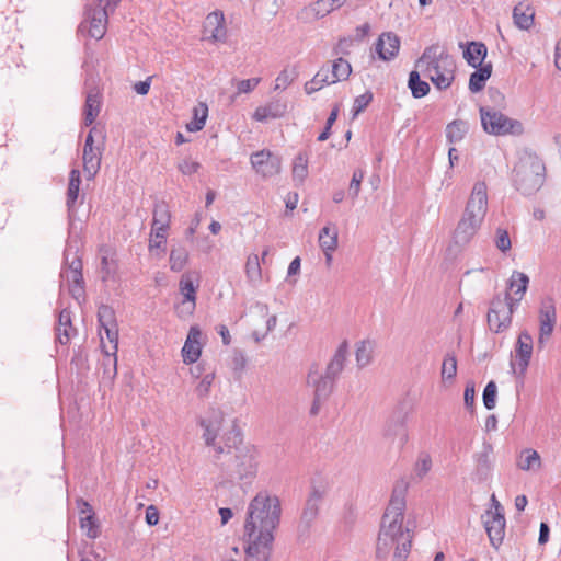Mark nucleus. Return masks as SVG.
<instances>
[{
    "label": "nucleus",
    "instance_id": "603ef678",
    "mask_svg": "<svg viewBox=\"0 0 561 561\" xmlns=\"http://www.w3.org/2000/svg\"><path fill=\"white\" fill-rule=\"evenodd\" d=\"M496 394H497L496 383L493 380H491L486 383V386L484 387L483 393H482L483 404L486 410H493L495 408Z\"/></svg>",
    "mask_w": 561,
    "mask_h": 561
},
{
    "label": "nucleus",
    "instance_id": "4d7b16f0",
    "mask_svg": "<svg viewBox=\"0 0 561 561\" xmlns=\"http://www.w3.org/2000/svg\"><path fill=\"white\" fill-rule=\"evenodd\" d=\"M167 238H168L167 234L150 231L149 251L151 253L154 252L156 250H160V252H164L165 244H167Z\"/></svg>",
    "mask_w": 561,
    "mask_h": 561
},
{
    "label": "nucleus",
    "instance_id": "9d476101",
    "mask_svg": "<svg viewBox=\"0 0 561 561\" xmlns=\"http://www.w3.org/2000/svg\"><path fill=\"white\" fill-rule=\"evenodd\" d=\"M322 500L323 491L312 488L297 524V540L299 543H305L310 538L311 529L318 518Z\"/></svg>",
    "mask_w": 561,
    "mask_h": 561
},
{
    "label": "nucleus",
    "instance_id": "f8f14e48",
    "mask_svg": "<svg viewBox=\"0 0 561 561\" xmlns=\"http://www.w3.org/2000/svg\"><path fill=\"white\" fill-rule=\"evenodd\" d=\"M250 162L256 174L264 179L277 175L282 170L280 157L267 149L253 152Z\"/></svg>",
    "mask_w": 561,
    "mask_h": 561
},
{
    "label": "nucleus",
    "instance_id": "6e6552de",
    "mask_svg": "<svg viewBox=\"0 0 561 561\" xmlns=\"http://www.w3.org/2000/svg\"><path fill=\"white\" fill-rule=\"evenodd\" d=\"M519 299H514L510 293L496 294L490 301L486 321L489 329L494 333H502L510 329L514 311Z\"/></svg>",
    "mask_w": 561,
    "mask_h": 561
},
{
    "label": "nucleus",
    "instance_id": "f257e3e1",
    "mask_svg": "<svg viewBox=\"0 0 561 561\" xmlns=\"http://www.w3.org/2000/svg\"><path fill=\"white\" fill-rule=\"evenodd\" d=\"M407 491L408 483L404 480L398 481L393 486L377 538L378 560H387L392 550V561H407L410 554L412 534L409 528L403 527Z\"/></svg>",
    "mask_w": 561,
    "mask_h": 561
},
{
    "label": "nucleus",
    "instance_id": "774afa93",
    "mask_svg": "<svg viewBox=\"0 0 561 561\" xmlns=\"http://www.w3.org/2000/svg\"><path fill=\"white\" fill-rule=\"evenodd\" d=\"M146 522L149 526H154L159 522V511L154 505H149L146 510Z\"/></svg>",
    "mask_w": 561,
    "mask_h": 561
},
{
    "label": "nucleus",
    "instance_id": "5701e85b",
    "mask_svg": "<svg viewBox=\"0 0 561 561\" xmlns=\"http://www.w3.org/2000/svg\"><path fill=\"white\" fill-rule=\"evenodd\" d=\"M492 447L491 445H484L483 450L474 456L476 470L474 480L478 482H484L489 480L493 470V463L491 460Z\"/></svg>",
    "mask_w": 561,
    "mask_h": 561
},
{
    "label": "nucleus",
    "instance_id": "4468645a",
    "mask_svg": "<svg viewBox=\"0 0 561 561\" xmlns=\"http://www.w3.org/2000/svg\"><path fill=\"white\" fill-rule=\"evenodd\" d=\"M198 286V274L195 272H186L181 276L179 289L183 299L180 305V312L185 310L187 314L193 313L196 307V293Z\"/></svg>",
    "mask_w": 561,
    "mask_h": 561
},
{
    "label": "nucleus",
    "instance_id": "864d4df0",
    "mask_svg": "<svg viewBox=\"0 0 561 561\" xmlns=\"http://www.w3.org/2000/svg\"><path fill=\"white\" fill-rule=\"evenodd\" d=\"M536 466H540V456L534 449H526L525 456L518 461L517 466L522 470H530Z\"/></svg>",
    "mask_w": 561,
    "mask_h": 561
},
{
    "label": "nucleus",
    "instance_id": "e433bc0d",
    "mask_svg": "<svg viewBox=\"0 0 561 561\" xmlns=\"http://www.w3.org/2000/svg\"><path fill=\"white\" fill-rule=\"evenodd\" d=\"M528 284H529V277L525 273L519 272V271H513V273L510 277L508 286H510V289L513 290L514 295L517 296L516 299H519V301L524 297V295L527 290Z\"/></svg>",
    "mask_w": 561,
    "mask_h": 561
},
{
    "label": "nucleus",
    "instance_id": "f03ea898",
    "mask_svg": "<svg viewBox=\"0 0 561 561\" xmlns=\"http://www.w3.org/2000/svg\"><path fill=\"white\" fill-rule=\"evenodd\" d=\"M222 422L224 415L220 411H216L211 419H199L198 424L204 430L203 438L206 446L213 447L217 457L230 453L232 448L236 449L232 472L240 480L255 477L257 472V450L254 446L239 447L242 443V435L236 424H232L231 428L222 434L224 445L217 444L216 440L219 437Z\"/></svg>",
    "mask_w": 561,
    "mask_h": 561
},
{
    "label": "nucleus",
    "instance_id": "5fc2aeb1",
    "mask_svg": "<svg viewBox=\"0 0 561 561\" xmlns=\"http://www.w3.org/2000/svg\"><path fill=\"white\" fill-rule=\"evenodd\" d=\"M365 172L362 169H357L353 172L352 180L350 182L348 186V195L352 197V199H356L359 192H360V185L364 179Z\"/></svg>",
    "mask_w": 561,
    "mask_h": 561
},
{
    "label": "nucleus",
    "instance_id": "49530a36",
    "mask_svg": "<svg viewBox=\"0 0 561 561\" xmlns=\"http://www.w3.org/2000/svg\"><path fill=\"white\" fill-rule=\"evenodd\" d=\"M245 275L250 283L255 284L261 279L262 270L257 254L249 255L245 263Z\"/></svg>",
    "mask_w": 561,
    "mask_h": 561
},
{
    "label": "nucleus",
    "instance_id": "72a5a7b5",
    "mask_svg": "<svg viewBox=\"0 0 561 561\" xmlns=\"http://www.w3.org/2000/svg\"><path fill=\"white\" fill-rule=\"evenodd\" d=\"M514 23L520 30H529L534 24V10L519 3L513 10Z\"/></svg>",
    "mask_w": 561,
    "mask_h": 561
},
{
    "label": "nucleus",
    "instance_id": "393cba45",
    "mask_svg": "<svg viewBox=\"0 0 561 561\" xmlns=\"http://www.w3.org/2000/svg\"><path fill=\"white\" fill-rule=\"evenodd\" d=\"M348 353V343L347 341H343L339 347L336 348L333 357L328 363L324 376L330 377L333 381L337 379L340 374L343 371L346 357Z\"/></svg>",
    "mask_w": 561,
    "mask_h": 561
},
{
    "label": "nucleus",
    "instance_id": "4be33fe9",
    "mask_svg": "<svg viewBox=\"0 0 561 561\" xmlns=\"http://www.w3.org/2000/svg\"><path fill=\"white\" fill-rule=\"evenodd\" d=\"M205 33L208 39L213 42L224 41L226 38L225 16L221 11H215L207 15L205 21Z\"/></svg>",
    "mask_w": 561,
    "mask_h": 561
},
{
    "label": "nucleus",
    "instance_id": "f3484780",
    "mask_svg": "<svg viewBox=\"0 0 561 561\" xmlns=\"http://www.w3.org/2000/svg\"><path fill=\"white\" fill-rule=\"evenodd\" d=\"M91 129L85 138L83 147V170L87 173V179L90 180L95 176L101 167V149L94 147V139Z\"/></svg>",
    "mask_w": 561,
    "mask_h": 561
},
{
    "label": "nucleus",
    "instance_id": "37998d69",
    "mask_svg": "<svg viewBox=\"0 0 561 561\" xmlns=\"http://www.w3.org/2000/svg\"><path fill=\"white\" fill-rule=\"evenodd\" d=\"M355 358L358 368H364L373 359V344L369 341H360L356 344Z\"/></svg>",
    "mask_w": 561,
    "mask_h": 561
},
{
    "label": "nucleus",
    "instance_id": "20e7f679",
    "mask_svg": "<svg viewBox=\"0 0 561 561\" xmlns=\"http://www.w3.org/2000/svg\"><path fill=\"white\" fill-rule=\"evenodd\" d=\"M484 182H477L467 201L462 215L453 232L457 245H467L474 238L488 211V192Z\"/></svg>",
    "mask_w": 561,
    "mask_h": 561
},
{
    "label": "nucleus",
    "instance_id": "bb28decb",
    "mask_svg": "<svg viewBox=\"0 0 561 561\" xmlns=\"http://www.w3.org/2000/svg\"><path fill=\"white\" fill-rule=\"evenodd\" d=\"M171 214L165 203H158L153 208V217L151 224L152 232H160L168 236L170 229Z\"/></svg>",
    "mask_w": 561,
    "mask_h": 561
},
{
    "label": "nucleus",
    "instance_id": "ea45409f",
    "mask_svg": "<svg viewBox=\"0 0 561 561\" xmlns=\"http://www.w3.org/2000/svg\"><path fill=\"white\" fill-rule=\"evenodd\" d=\"M81 184L80 172L77 169H72L69 174V184L67 190V206L70 209L79 196V190Z\"/></svg>",
    "mask_w": 561,
    "mask_h": 561
},
{
    "label": "nucleus",
    "instance_id": "58836bf2",
    "mask_svg": "<svg viewBox=\"0 0 561 561\" xmlns=\"http://www.w3.org/2000/svg\"><path fill=\"white\" fill-rule=\"evenodd\" d=\"M308 175V156L299 152L293 163V180L301 184Z\"/></svg>",
    "mask_w": 561,
    "mask_h": 561
},
{
    "label": "nucleus",
    "instance_id": "680f3d73",
    "mask_svg": "<svg viewBox=\"0 0 561 561\" xmlns=\"http://www.w3.org/2000/svg\"><path fill=\"white\" fill-rule=\"evenodd\" d=\"M495 245L502 252H506L511 249L512 242L507 230L501 228L496 230Z\"/></svg>",
    "mask_w": 561,
    "mask_h": 561
},
{
    "label": "nucleus",
    "instance_id": "cd10ccee",
    "mask_svg": "<svg viewBox=\"0 0 561 561\" xmlns=\"http://www.w3.org/2000/svg\"><path fill=\"white\" fill-rule=\"evenodd\" d=\"M488 48L482 42H470L463 50V58L469 66L478 68L483 66Z\"/></svg>",
    "mask_w": 561,
    "mask_h": 561
},
{
    "label": "nucleus",
    "instance_id": "8fccbe9b",
    "mask_svg": "<svg viewBox=\"0 0 561 561\" xmlns=\"http://www.w3.org/2000/svg\"><path fill=\"white\" fill-rule=\"evenodd\" d=\"M457 374V358L454 354H446L442 364V378L453 380Z\"/></svg>",
    "mask_w": 561,
    "mask_h": 561
},
{
    "label": "nucleus",
    "instance_id": "7ed1b4c3",
    "mask_svg": "<svg viewBox=\"0 0 561 561\" xmlns=\"http://www.w3.org/2000/svg\"><path fill=\"white\" fill-rule=\"evenodd\" d=\"M280 501L265 492L257 493L249 503L244 523V539L274 542V531L280 522Z\"/></svg>",
    "mask_w": 561,
    "mask_h": 561
},
{
    "label": "nucleus",
    "instance_id": "aec40b11",
    "mask_svg": "<svg viewBox=\"0 0 561 561\" xmlns=\"http://www.w3.org/2000/svg\"><path fill=\"white\" fill-rule=\"evenodd\" d=\"M202 332L198 327L190 328L186 341L182 347L183 362L185 364H194L198 360L202 353L201 345Z\"/></svg>",
    "mask_w": 561,
    "mask_h": 561
},
{
    "label": "nucleus",
    "instance_id": "f704fd0d",
    "mask_svg": "<svg viewBox=\"0 0 561 561\" xmlns=\"http://www.w3.org/2000/svg\"><path fill=\"white\" fill-rule=\"evenodd\" d=\"M333 83L334 82H331L329 67H322L310 81L305 83L304 89L307 94H312L321 90L324 85Z\"/></svg>",
    "mask_w": 561,
    "mask_h": 561
},
{
    "label": "nucleus",
    "instance_id": "dca6fc26",
    "mask_svg": "<svg viewBox=\"0 0 561 561\" xmlns=\"http://www.w3.org/2000/svg\"><path fill=\"white\" fill-rule=\"evenodd\" d=\"M482 520L491 546L499 549L505 536L506 520L504 513H485L482 515Z\"/></svg>",
    "mask_w": 561,
    "mask_h": 561
},
{
    "label": "nucleus",
    "instance_id": "1a4fd4ad",
    "mask_svg": "<svg viewBox=\"0 0 561 561\" xmlns=\"http://www.w3.org/2000/svg\"><path fill=\"white\" fill-rule=\"evenodd\" d=\"M480 118L483 130L493 136H520L524 133L523 123L511 118L491 106H481Z\"/></svg>",
    "mask_w": 561,
    "mask_h": 561
},
{
    "label": "nucleus",
    "instance_id": "412c9836",
    "mask_svg": "<svg viewBox=\"0 0 561 561\" xmlns=\"http://www.w3.org/2000/svg\"><path fill=\"white\" fill-rule=\"evenodd\" d=\"M244 540L245 561H270L273 542H267L261 539Z\"/></svg>",
    "mask_w": 561,
    "mask_h": 561
},
{
    "label": "nucleus",
    "instance_id": "a18cd8bd",
    "mask_svg": "<svg viewBox=\"0 0 561 561\" xmlns=\"http://www.w3.org/2000/svg\"><path fill=\"white\" fill-rule=\"evenodd\" d=\"M352 72L351 64L344 58H337L334 60L331 69V82H337L346 80Z\"/></svg>",
    "mask_w": 561,
    "mask_h": 561
},
{
    "label": "nucleus",
    "instance_id": "13d9d810",
    "mask_svg": "<svg viewBox=\"0 0 561 561\" xmlns=\"http://www.w3.org/2000/svg\"><path fill=\"white\" fill-rule=\"evenodd\" d=\"M373 101V93L367 91L355 98L353 103V115L356 116L362 113Z\"/></svg>",
    "mask_w": 561,
    "mask_h": 561
},
{
    "label": "nucleus",
    "instance_id": "e2e57ef3",
    "mask_svg": "<svg viewBox=\"0 0 561 561\" xmlns=\"http://www.w3.org/2000/svg\"><path fill=\"white\" fill-rule=\"evenodd\" d=\"M214 374H206L203 379L198 382L196 387V394L199 398H205L208 396L213 381H214Z\"/></svg>",
    "mask_w": 561,
    "mask_h": 561
},
{
    "label": "nucleus",
    "instance_id": "0eeeda50",
    "mask_svg": "<svg viewBox=\"0 0 561 561\" xmlns=\"http://www.w3.org/2000/svg\"><path fill=\"white\" fill-rule=\"evenodd\" d=\"M60 277L68 283L69 293L76 300L84 297L82 260L78 254L77 241L69 240L66 244Z\"/></svg>",
    "mask_w": 561,
    "mask_h": 561
},
{
    "label": "nucleus",
    "instance_id": "2f4dec72",
    "mask_svg": "<svg viewBox=\"0 0 561 561\" xmlns=\"http://www.w3.org/2000/svg\"><path fill=\"white\" fill-rule=\"evenodd\" d=\"M420 69H414L409 73L408 88L414 99H421L430 93V84L421 79Z\"/></svg>",
    "mask_w": 561,
    "mask_h": 561
},
{
    "label": "nucleus",
    "instance_id": "7c9ffc66",
    "mask_svg": "<svg viewBox=\"0 0 561 561\" xmlns=\"http://www.w3.org/2000/svg\"><path fill=\"white\" fill-rule=\"evenodd\" d=\"M469 131V124L462 119H455L447 124L445 134L448 144L455 145L463 140Z\"/></svg>",
    "mask_w": 561,
    "mask_h": 561
},
{
    "label": "nucleus",
    "instance_id": "423d86ee",
    "mask_svg": "<svg viewBox=\"0 0 561 561\" xmlns=\"http://www.w3.org/2000/svg\"><path fill=\"white\" fill-rule=\"evenodd\" d=\"M513 182L524 195H533L545 182L546 167L535 153H525L515 165Z\"/></svg>",
    "mask_w": 561,
    "mask_h": 561
},
{
    "label": "nucleus",
    "instance_id": "39448f33",
    "mask_svg": "<svg viewBox=\"0 0 561 561\" xmlns=\"http://www.w3.org/2000/svg\"><path fill=\"white\" fill-rule=\"evenodd\" d=\"M415 68L439 91L447 90L455 80V58L439 44L427 46L416 59Z\"/></svg>",
    "mask_w": 561,
    "mask_h": 561
},
{
    "label": "nucleus",
    "instance_id": "a878e982",
    "mask_svg": "<svg viewBox=\"0 0 561 561\" xmlns=\"http://www.w3.org/2000/svg\"><path fill=\"white\" fill-rule=\"evenodd\" d=\"M287 112V105L286 103L275 100L270 103H267L264 106H259L254 114L253 118L257 122H266L271 118H279L285 115Z\"/></svg>",
    "mask_w": 561,
    "mask_h": 561
},
{
    "label": "nucleus",
    "instance_id": "9b49d317",
    "mask_svg": "<svg viewBox=\"0 0 561 561\" xmlns=\"http://www.w3.org/2000/svg\"><path fill=\"white\" fill-rule=\"evenodd\" d=\"M116 5L107 4L106 1L98 0V3L92 7L87 5L85 20L89 21V35L92 38L101 39L106 32V24L108 18V10H114Z\"/></svg>",
    "mask_w": 561,
    "mask_h": 561
},
{
    "label": "nucleus",
    "instance_id": "b1692460",
    "mask_svg": "<svg viewBox=\"0 0 561 561\" xmlns=\"http://www.w3.org/2000/svg\"><path fill=\"white\" fill-rule=\"evenodd\" d=\"M385 435L389 438H399L400 444L408 442L407 414L392 415L385 426Z\"/></svg>",
    "mask_w": 561,
    "mask_h": 561
},
{
    "label": "nucleus",
    "instance_id": "6ab92c4d",
    "mask_svg": "<svg viewBox=\"0 0 561 561\" xmlns=\"http://www.w3.org/2000/svg\"><path fill=\"white\" fill-rule=\"evenodd\" d=\"M307 385L313 388V397L328 400L334 389L335 381L320 374L317 367H312L307 376Z\"/></svg>",
    "mask_w": 561,
    "mask_h": 561
},
{
    "label": "nucleus",
    "instance_id": "c9c22d12",
    "mask_svg": "<svg viewBox=\"0 0 561 561\" xmlns=\"http://www.w3.org/2000/svg\"><path fill=\"white\" fill-rule=\"evenodd\" d=\"M337 229L335 225L329 224L319 232V245L321 249L335 250L337 247Z\"/></svg>",
    "mask_w": 561,
    "mask_h": 561
},
{
    "label": "nucleus",
    "instance_id": "052dcab7",
    "mask_svg": "<svg viewBox=\"0 0 561 561\" xmlns=\"http://www.w3.org/2000/svg\"><path fill=\"white\" fill-rule=\"evenodd\" d=\"M295 79V72L288 69L282 70L275 80V90H285Z\"/></svg>",
    "mask_w": 561,
    "mask_h": 561
},
{
    "label": "nucleus",
    "instance_id": "a211bd4d",
    "mask_svg": "<svg viewBox=\"0 0 561 561\" xmlns=\"http://www.w3.org/2000/svg\"><path fill=\"white\" fill-rule=\"evenodd\" d=\"M400 49V38L393 32H386L379 35L376 44L375 51L379 59L390 61L397 57Z\"/></svg>",
    "mask_w": 561,
    "mask_h": 561
},
{
    "label": "nucleus",
    "instance_id": "0e129e2a",
    "mask_svg": "<svg viewBox=\"0 0 561 561\" xmlns=\"http://www.w3.org/2000/svg\"><path fill=\"white\" fill-rule=\"evenodd\" d=\"M201 164L197 161L185 159L178 165L179 171L184 175H191L198 171Z\"/></svg>",
    "mask_w": 561,
    "mask_h": 561
},
{
    "label": "nucleus",
    "instance_id": "4c0bfd02",
    "mask_svg": "<svg viewBox=\"0 0 561 561\" xmlns=\"http://www.w3.org/2000/svg\"><path fill=\"white\" fill-rule=\"evenodd\" d=\"M101 330H104L105 335L108 340V342L112 344L111 348L112 351H105V355L108 360L113 362L114 370L116 371V353L118 348V325L117 324H111L108 327H102Z\"/></svg>",
    "mask_w": 561,
    "mask_h": 561
},
{
    "label": "nucleus",
    "instance_id": "79ce46f5",
    "mask_svg": "<svg viewBox=\"0 0 561 561\" xmlns=\"http://www.w3.org/2000/svg\"><path fill=\"white\" fill-rule=\"evenodd\" d=\"M170 268L173 272H181L188 261V251L185 247H176L171 249L170 252Z\"/></svg>",
    "mask_w": 561,
    "mask_h": 561
},
{
    "label": "nucleus",
    "instance_id": "69168bd1",
    "mask_svg": "<svg viewBox=\"0 0 561 561\" xmlns=\"http://www.w3.org/2000/svg\"><path fill=\"white\" fill-rule=\"evenodd\" d=\"M260 78L244 79L238 82V93H249L260 83Z\"/></svg>",
    "mask_w": 561,
    "mask_h": 561
},
{
    "label": "nucleus",
    "instance_id": "c756f323",
    "mask_svg": "<svg viewBox=\"0 0 561 561\" xmlns=\"http://www.w3.org/2000/svg\"><path fill=\"white\" fill-rule=\"evenodd\" d=\"M492 75V64H484L481 67H478L474 72L470 75L469 78V90L472 93L480 92L484 89L486 81Z\"/></svg>",
    "mask_w": 561,
    "mask_h": 561
},
{
    "label": "nucleus",
    "instance_id": "3c124183",
    "mask_svg": "<svg viewBox=\"0 0 561 561\" xmlns=\"http://www.w3.org/2000/svg\"><path fill=\"white\" fill-rule=\"evenodd\" d=\"M98 322L100 328L117 324L113 308L107 305H101L98 309Z\"/></svg>",
    "mask_w": 561,
    "mask_h": 561
},
{
    "label": "nucleus",
    "instance_id": "2eb2a0df",
    "mask_svg": "<svg viewBox=\"0 0 561 561\" xmlns=\"http://www.w3.org/2000/svg\"><path fill=\"white\" fill-rule=\"evenodd\" d=\"M556 306L552 298L547 297L541 300L539 310V336L538 346L542 348L547 340L551 336L556 324Z\"/></svg>",
    "mask_w": 561,
    "mask_h": 561
},
{
    "label": "nucleus",
    "instance_id": "de8ad7c7",
    "mask_svg": "<svg viewBox=\"0 0 561 561\" xmlns=\"http://www.w3.org/2000/svg\"><path fill=\"white\" fill-rule=\"evenodd\" d=\"M432 457L426 451H421L414 463V474L417 479H423L432 469Z\"/></svg>",
    "mask_w": 561,
    "mask_h": 561
},
{
    "label": "nucleus",
    "instance_id": "6e6d98bb",
    "mask_svg": "<svg viewBox=\"0 0 561 561\" xmlns=\"http://www.w3.org/2000/svg\"><path fill=\"white\" fill-rule=\"evenodd\" d=\"M117 265L114 260H110L107 255L101 257V274L102 280L107 282L116 273Z\"/></svg>",
    "mask_w": 561,
    "mask_h": 561
},
{
    "label": "nucleus",
    "instance_id": "c85d7f7f",
    "mask_svg": "<svg viewBox=\"0 0 561 561\" xmlns=\"http://www.w3.org/2000/svg\"><path fill=\"white\" fill-rule=\"evenodd\" d=\"M75 331L76 330L72 327L71 321V311L65 308L59 312L58 316L56 339L60 344L66 345L69 343L71 335L72 333H75Z\"/></svg>",
    "mask_w": 561,
    "mask_h": 561
},
{
    "label": "nucleus",
    "instance_id": "473e14b6",
    "mask_svg": "<svg viewBox=\"0 0 561 561\" xmlns=\"http://www.w3.org/2000/svg\"><path fill=\"white\" fill-rule=\"evenodd\" d=\"M101 101L98 92L89 91L84 103V125L93 124L100 113Z\"/></svg>",
    "mask_w": 561,
    "mask_h": 561
},
{
    "label": "nucleus",
    "instance_id": "ddd939ff",
    "mask_svg": "<svg viewBox=\"0 0 561 561\" xmlns=\"http://www.w3.org/2000/svg\"><path fill=\"white\" fill-rule=\"evenodd\" d=\"M534 348L533 336L528 331H522L515 344V362H511L513 373L524 377L531 358Z\"/></svg>",
    "mask_w": 561,
    "mask_h": 561
},
{
    "label": "nucleus",
    "instance_id": "c03bdc74",
    "mask_svg": "<svg viewBox=\"0 0 561 561\" xmlns=\"http://www.w3.org/2000/svg\"><path fill=\"white\" fill-rule=\"evenodd\" d=\"M343 0H317L311 4V11L317 18H324L343 5Z\"/></svg>",
    "mask_w": 561,
    "mask_h": 561
},
{
    "label": "nucleus",
    "instance_id": "09e8293b",
    "mask_svg": "<svg viewBox=\"0 0 561 561\" xmlns=\"http://www.w3.org/2000/svg\"><path fill=\"white\" fill-rule=\"evenodd\" d=\"M208 115V107L205 103H199L198 107H194V121L187 125L190 131L202 130L205 126Z\"/></svg>",
    "mask_w": 561,
    "mask_h": 561
},
{
    "label": "nucleus",
    "instance_id": "a19ab883",
    "mask_svg": "<svg viewBox=\"0 0 561 561\" xmlns=\"http://www.w3.org/2000/svg\"><path fill=\"white\" fill-rule=\"evenodd\" d=\"M80 528L90 539H96L101 534V526L95 515L80 516Z\"/></svg>",
    "mask_w": 561,
    "mask_h": 561
},
{
    "label": "nucleus",
    "instance_id": "338daca9",
    "mask_svg": "<svg viewBox=\"0 0 561 561\" xmlns=\"http://www.w3.org/2000/svg\"><path fill=\"white\" fill-rule=\"evenodd\" d=\"M474 397H476L474 383L473 382H468L466 385L465 393H463V400H465L466 408H468V409H472L473 408Z\"/></svg>",
    "mask_w": 561,
    "mask_h": 561
},
{
    "label": "nucleus",
    "instance_id": "bf43d9fd",
    "mask_svg": "<svg viewBox=\"0 0 561 561\" xmlns=\"http://www.w3.org/2000/svg\"><path fill=\"white\" fill-rule=\"evenodd\" d=\"M339 105H335L331 113L329 114L328 118H327V123H325V127L324 129L320 133V135L318 136V140L319 141H324L327 140L330 135H331V128H332V125L335 123L337 116H339Z\"/></svg>",
    "mask_w": 561,
    "mask_h": 561
}]
</instances>
